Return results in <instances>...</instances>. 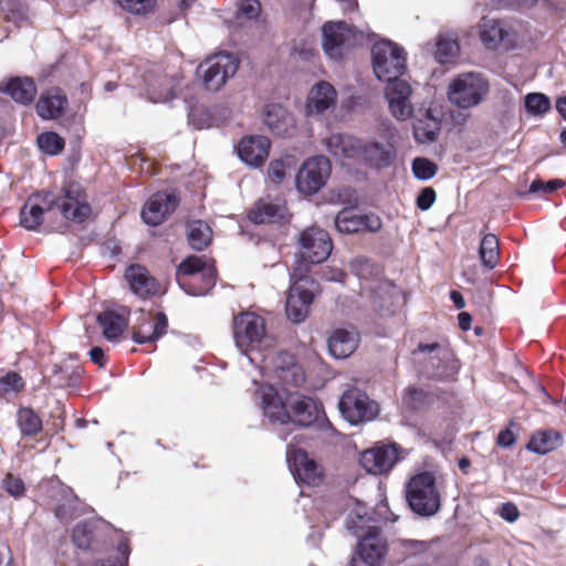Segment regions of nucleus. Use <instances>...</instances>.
Segmentation results:
<instances>
[{
    "mask_svg": "<svg viewBox=\"0 0 566 566\" xmlns=\"http://www.w3.org/2000/svg\"><path fill=\"white\" fill-rule=\"evenodd\" d=\"M342 416L352 424L370 421L378 415V405L357 388L345 391L338 403Z\"/></svg>",
    "mask_w": 566,
    "mask_h": 566,
    "instance_id": "nucleus-10",
    "label": "nucleus"
},
{
    "mask_svg": "<svg viewBox=\"0 0 566 566\" xmlns=\"http://www.w3.org/2000/svg\"><path fill=\"white\" fill-rule=\"evenodd\" d=\"M359 335L354 328H337L328 337L327 346L336 359L349 357L357 348Z\"/></svg>",
    "mask_w": 566,
    "mask_h": 566,
    "instance_id": "nucleus-30",
    "label": "nucleus"
},
{
    "mask_svg": "<svg viewBox=\"0 0 566 566\" xmlns=\"http://www.w3.org/2000/svg\"><path fill=\"white\" fill-rule=\"evenodd\" d=\"M270 140L264 136H249L241 139L238 145V155L242 161L251 167H259L268 158Z\"/></svg>",
    "mask_w": 566,
    "mask_h": 566,
    "instance_id": "nucleus-29",
    "label": "nucleus"
},
{
    "mask_svg": "<svg viewBox=\"0 0 566 566\" xmlns=\"http://www.w3.org/2000/svg\"><path fill=\"white\" fill-rule=\"evenodd\" d=\"M438 170V166L424 157L415 158L412 161V172L419 180L431 179Z\"/></svg>",
    "mask_w": 566,
    "mask_h": 566,
    "instance_id": "nucleus-49",
    "label": "nucleus"
},
{
    "mask_svg": "<svg viewBox=\"0 0 566 566\" xmlns=\"http://www.w3.org/2000/svg\"><path fill=\"white\" fill-rule=\"evenodd\" d=\"M249 361L259 365L264 375L276 378L283 385L300 387L305 381L303 367L286 352L274 353L272 348L259 357H249Z\"/></svg>",
    "mask_w": 566,
    "mask_h": 566,
    "instance_id": "nucleus-4",
    "label": "nucleus"
},
{
    "mask_svg": "<svg viewBox=\"0 0 566 566\" xmlns=\"http://www.w3.org/2000/svg\"><path fill=\"white\" fill-rule=\"evenodd\" d=\"M480 39L482 43L493 51H510L516 45L514 29L502 20L483 18L480 23Z\"/></svg>",
    "mask_w": 566,
    "mask_h": 566,
    "instance_id": "nucleus-16",
    "label": "nucleus"
},
{
    "mask_svg": "<svg viewBox=\"0 0 566 566\" xmlns=\"http://www.w3.org/2000/svg\"><path fill=\"white\" fill-rule=\"evenodd\" d=\"M39 148L48 155H56L62 151L64 140L56 133L46 132L38 136L36 139Z\"/></svg>",
    "mask_w": 566,
    "mask_h": 566,
    "instance_id": "nucleus-46",
    "label": "nucleus"
},
{
    "mask_svg": "<svg viewBox=\"0 0 566 566\" xmlns=\"http://www.w3.org/2000/svg\"><path fill=\"white\" fill-rule=\"evenodd\" d=\"M361 214L354 209H343L335 218V227L342 233L361 231Z\"/></svg>",
    "mask_w": 566,
    "mask_h": 566,
    "instance_id": "nucleus-44",
    "label": "nucleus"
},
{
    "mask_svg": "<svg viewBox=\"0 0 566 566\" xmlns=\"http://www.w3.org/2000/svg\"><path fill=\"white\" fill-rule=\"evenodd\" d=\"M286 461L295 480L298 482L312 486L322 483L324 478L322 468L313 459H310L308 454L303 449L289 444Z\"/></svg>",
    "mask_w": 566,
    "mask_h": 566,
    "instance_id": "nucleus-19",
    "label": "nucleus"
},
{
    "mask_svg": "<svg viewBox=\"0 0 566 566\" xmlns=\"http://www.w3.org/2000/svg\"><path fill=\"white\" fill-rule=\"evenodd\" d=\"M298 258L293 277L302 280L310 271L311 264L325 261L332 252V240L328 233L319 228L311 227L301 232L298 238Z\"/></svg>",
    "mask_w": 566,
    "mask_h": 566,
    "instance_id": "nucleus-3",
    "label": "nucleus"
},
{
    "mask_svg": "<svg viewBox=\"0 0 566 566\" xmlns=\"http://www.w3.org/2000/svg\"><path fill=\"white\" fill-rule=\"evenodd\" d=\"M501 516L509 522H514L518 517V510L511 503L503 504Z\"/></svg>",
    "mask_w": 566,
    "mask_h": 566,
    "instance_id": "nucleus-58",
    "label": "nucleus"
},
{
    "mask_svg": "<svg viewBox=\"0 0 566 566\" xmlns=\"http://www.w3.org/2000/svg\"><path fill=\"white\" fill-rule=\"evenodd\" d=\"M255 399L263 415L272 422H293L303 427L327 423L321 406L312 398L298 394L283 397L272 385H261L255 390Z\"/></svg>",
    "mask_w": 566,
    "mask_h": 566,
    "instance_id": "nucleus-1",
    "label": "nucleus"
},
{
    "mask_svg": "<svg viewBox=\"0 0 566 566\" xmlns=\"http://www.w3.org/2000/svg\"><path fill=\"white\" fill-rule=\"evenodd\" d=\"M238 66V59L230 53H219L207 59L200 65L206 88L213 92L220 90L235 74Z\"/></svg>",
    "mask_w": 566,
    "mask_h": 566,
    "instance_id": "nucleus-13",
    "label": "nucleus"
},
{
    "mask_svg": "<svg viewBox=\"0 0 566 566\" xmlns=\"http://www.w3.org/2000/svg\"><path fill=\"white\" fill-rule=\"evenodd\" d=\"M515 443V436L514 433L506 429V430H502L499 436H497V444L501 446V447H511Z\"/></svg>",
    "mask_w": 566,
    "mask_h": 566,
    "instance_id": "nucleus-59",
    "label": "nucleus"
},
{
    "mask_svg": "<svg viewBox=\"0 0 566 566\" xmlns=\"http://www.w3.org/2000/svg\"><path fill=\"white\" fill-rule=\"evenodd\" d=\"M293 164L294 161L290 156L272 160L268 169L269 179L274 184H280L285 178L286 171L292 168Z\"/></svg>",
    "mask_w": 566,
    "mask_h": 566,
    "instance_id": "nucleus-47",
    "label": "nucleus"
},
{
    "mask_svg": "<svg viewBox=\"0 0 566 566\" xmlns=\"http://www.w3.org/2000/svg\"><path fill=\"white\" fill-rule=\"evenodd\" d=\"M399 298V291L396 287H381L373 296L374 308L382 316L394 312L396 301Z\"/></svg>",
    "mask_w": 566,
    "mask_h": 566,
    "instance_id": "nucleus-43",
    "label": "nucleus"
},
{
    "mask_svg": "<svg viewBox=\"0 0 566 566\" xmlns=\"http://www.w3.org/2000/svg\"><path fill=\"white\" fill-rule=\"evenodd\" d=\"M18 424L25 436H35L42 430V421L31 408H21L18 411Z\"/></svg>",
    "mask_w": 566,
    "mask_h": 566,
    "instance_id": "nucleus-45",
    "label": "nucleus"
},
{
    "mask_svg": "<svg viewBox=\"0 0 566 566\" xmlns=\"http://www.w3.org/2000/svg\"><path fill=\"white\" fill-rule=\"evenodd\" d=\"M57 208L62 216L75 222H83L92 212L87 196L77 182H67L63 186L61 196L55 197Z\"/></svg>",
    "mask_w": 566,
    "mask_h": 566,
    "instance_id": "nucleus-12",
    "label": "nucleus"
},
{
    "mask_svg": "<svg viewBox=\"0 0 566 566\" xmlns=\"http://www.w3.org/2000/svg\"><path fill=\"white\" fill-rule=\"evenodd\" d=\"M2 484L4 490L14 497L21 496L24 493V484L22 480L12 474H7Z\"/></svg>",
    "mask_w": 566,
    "mask_h": 566,
    "instance_id": "nucleus-54",
    "label": "nucleus"
},
{
    "mask_svg": "<svg viewBox=\"0 0 566 566\" xmlns=\"http://www.w3.org/2000/svg\"><path fill=\"white\" fill-rule=\"evenodd\" d=\"M118 3L132 14L144 15L155 10L157 0H118Z\"/></svg>",
    "mask_w": 566,
    "mask_h": 566,
    "instance_id": "nucleus-50",
    "label": "nucleus"
},
{
    "mask_svg": "<svg viewBox=\"0 0 566 566\" xmlns=\"http://www.w3.org/2000/svg\"><path fill=\"white\" fill-rule=\"evenodd\" d=\"M436 201V191L431 187H427L421 190L417 198V207L420 210H428L432 207Z\"/></svg>",
    "mask_w": 566,
    "mask_h": 566,
    "instance_id": "nucleus-55",
    "label": "nucleus"
},
{
    "mask_svg": "<svg viewBox=\"0 0 566 566\" xmlns=\"http://www.w3.org/2000/svg\"><path fill=\"white\" fill-rule=\"evenodd\" d=\"M0 91L8 93L17 103L27 105L33 102L36 86L30 77H14L1 83Z\"/></svg>",
    "mask_w": 566,
    "mask_h": 566,
    "instance_id": "nucleus-34",
    "label": "nucleus"
},
{
    "mask_svg": "<svg viewBox=\"0 0 566 566\" xmlns=\"http://www.w3.org/2000/svg\"><path fill=\"white\" fill-rule=\"evenodd\" d=\"M366 514H367L366 507L358 505L356 509V516H357L358 522H355L354 520L349 518L346 523L347 528L349 531H352L357 536H360L359 531L364 530V527H365Z\"/></svg>",
    "mask_w": 566,
    "mask_h": 566,
    "instance_id": "nucleus-56",
    "label": "nucleus"
},
{
    "mask_svg": "<svg viewBox=\"0 0 566 566\" xmlns=\"http://www.w3.org/2000/svg\"><path fill=\"white\" fill-rule=\"evenodd\" d=\"M458 319H459V326L461 327V329H463V331L470 329L472 318L469 313H467V312L460 313L458 316Z\"/></svg>",
    "mask_w": 566,
    "mask_h": 566,
    "instance_id": "nucleus-63",
    "label": "nucleus"
},
{
    "mask_svg": "<svg viewBox=\"0 0 566 566\" xmlns=\"http://www.w3.org/2000/svg\"><path fill=\"white\" fill-rule=\"evenodd\" d=\"M337 92L335 87L326 81H319L314 84L306 99V114L308 116L321 115L336 106Z\"/></svg>",
    "mask_w": 566,
    "mask_h": 566,
    "instance_id": "nucleus-26",
    "label": "nucleus"
},
{
    "mask_svg": "<svg viewBox=\"0 0 566 566\" xmlns=\"http://www.w3.org/2000/svg\"><path fill=\"white\" fill-rule=\"evenodd\" d=\"M439 130L440 120L429 109L421 117H418L413 124V136L421 144L433 142Z\"/></svg>",
    "mask_w": 566,
    "mask_h": 566,
    "instance_id": "nucleus-36",
    "label": "nucleus"
},
{
    "mask_svg": "<svg viewBox=\"0 0 566 566\" xmlns=\"http://www.w3.org/2000/svg\"><path fill=\"white\" fill-rule=\"evenodd\" d=\"M264 123L273 134L281 137H290L296 130L294 116L280 104H269L265 107Z\"/></svg>",
    "mask_w": 566,
    "mask_h": 566,
    "instance_id": "nucleus-28",
    "label": "nucleus"
},
{
    "mask_svg": "<svg viewBox=\"0 0 566 566\" xmlns=\"http://www.w3.org/2000/svg\"><path fill=\"white\" fill-rule=\"evenodd\" d=\"M433 48L434 59L442 64L452 62L460 52L458 40L451 34H440Z\"/></svg>",
    "mask_w": 566,
    "mask_h": 566,
    "instance_id": "nucleus-40",
    "label": "nucleus"
},
{
    "mask_svg": "<svg viewBox=\"0 0 566 566\" xmlns=\"http://www.w3.org/2000/svg\"><path fill=\"white\" fill-rule=\"evenodd\" d=\"M361 467L370 474L387 473L398 461L395 444H376L360 454Z\"/></svg>",
    "mask_w": 566,
    "mask_h": 566,
    "instance_id": "nucleus-21",
    "label": "nucleus"
},
{
    "mask_svg": "<svg viewBox=\"0 0 566 566\" xmlns=\"http://www.w3.org/2000/svg\"><path fill=\"white\" fill-rule=\"evenodd\" d=\"M356 547V557L352 560V566H359L363 563L365 566H380L387 555L388 545L376 527H368Z\"/></svg>",
    "mask_w": 566,
    "mask_h": 566,
    "instance_id": "nucleus-15",
    "label": "nucleus"
},
{
    "mask_svg": "<svg viewBox=\"0 0 566 566\" xmlns=\"http://www.w3.org/2000/svg\"><path fill=\"white\" fill-rule=\"evenodd\" d=\"M386 98L391 114L400 120H406L412 115V105L410 103L411 86L405 80L392 77L387 80Z\"/></svg>",
    "mask_w": 566,
    "mask_h": 566,
    "instance_id": "nucleus-20",
    "label": "nucleus"
},
{
    "mask_svg": "<svg viewBox=\"0 0 566 566\" xmlns=\"http://www.w3.org/2000/svg\"><path fill=\"white\" fill-rule=\"evenodd\" d=\"M24 386L21 376L14 371H10L0 377V396L15 395Z\"/></svg>",
    "mask_w": 566,
    "mask_h": 566,
    "instance_id": "nucleus-51",
    "label": "nucleus"
},
{
    "mask_svg": "<svg viewBox=\"0 0 566 566\" xmlns=\"http://www.w3.org/2000/svg\"><path fill=\"white\" fill-rule=\"evenodd\" d=\"M292 285L289 290L285 311L289 319L295 324L306 319L310 313V306L314 300V292L311 289L314 285L305 275L302 280L293 277L291 274Z\"/></svg>",
    "mask_w": 566,
    "mask_h": 566,
    "instance_id": "nucleus-11",
    "label": "nucleus"
},
{
    "mask_svg": "<svg viewBox=\"0 0 566 566\" xmlns=\"http://www.w3.org/2000/svg\"><path fill=\"white\" fill-rule=\"evenodd\" d=\"M560 441L562 436L556 431H539L533 434L527 443V449L538 454H546L555 450L560 444Z\"/></svg>",
    "mask_w": 566,
    "mask_h": 566,
    "instance_id": "nucleus-39",
    "label": "nucleus"
},
{
    "mask_svg": "<svg viewBox=\"0 0 566 566\" xmlns=\"http://www.w3.org/2000/svg\"><path fill=\"white\" fill-rule=\"evenodd\" d=\"M125 277L136 295L147 297L157 293L156 281L147 269L139 264L130 265L126 270Z\"/></svg>",
    "mask_w": 566,
    "mask_h": 566,
    "instance_id": "nucleus-32",
    "label": "nucleus"
},
{
    "mask_svg": "<svg viewBox=\"0 0 566 566\" xmlns=\"http://www.w3.org/2000/svg\"><path fill=\"white\" fill-rule=\"evenodd\" d=\"M361 231L376 232L381 228V219L374 213L361 214Z\"/></svg>",
    "mask_w": 566,
    "mask_h": 566,
    "instance_id": "nucleus-57",
    "label": "nucleus"
},
{
    "mask_svg": "<svg viewBox=\"0 0 566 566\" xmlns=\"http://www.w3.org/2000/svg\"><path fill=\"white\" fill-rule=\"evenodd\" d=\"M413 355L424 364V373L431 378L453 379L460 367L453 352L444 344H419Z\"/></svg>",
    "mask_w": 566,
    "mask_h": 566,
    "instance_id": "nucleus-6",
    "label": "nucleus"
},
{
    "mask_svg": "<svg viewBox=\"0 0 566 566\" xmlns=\"http://www.w3.org/2000/svg\"><path fill=\"white\" fill-rule=\"evenodd\" d=\"M525 108L533 115H541L551 108V102L542 93H530L525 96Z\"/></svg>",
    "mask_w": 566,
    "mask_h": 566,
    "instance_id": "nucleus-48",
    "label": "nucleus"
},
{
    "mask_svg": "<svg viewBox=\"0 0 566 566\" xmlns=\"http://www.w3.org/2000/svg\"><path fill=\"white\" fill-rule=\"evenodd\" d=\"M178 203L179 199L175 193L157 192L146 202L142 218L147 224L158 226L175 211Z\"/></svg>",
    "mask_w": 566,
    "mask_h": 566,
    "instance_id": "nucleus-25",
    "label": "nucleus"
},
{
    "mask_svg": "<svg viewBox=\"0 0 566 566\" xmlns=\"http://www.w3.org/2000/svg\"><path fill=\"white\" fill-rule=\"evenodd\" d=\"M144 83L140 95L153 103H164L175 96L176 85L172 77L150 72L146 74Z\"/></svg>",
    "mask_w": 566,
    "mask_h": 566,
    "instance_id": "nucleus-27",
    "label": "nucleus"
},
{
    "mask_svg": "<svg viewBox=\"0 0 566 566\" xmlns=\"http://www.w3.org/2000/svg\"><path fill=\"white\" fill-rule=\"evenodd\" d=\"M111 531V525L103 520L80 523L73 530L72 541L81 549L98 552L107 546Z\"/></svg>",
    "mask_w": 566,
    "mask_h": 566,
    "instance_id": "nucleus-18",
    "label": "nucleus"
},
{
    "mask_svg": "<svg viewBox=\"0 0 566 566\" xmlns=\"http://www.w3.org/2000/svg\"><path fill=\"white\" fill-rule=\"evenodd\" d=\"M261 12V3L258 0H243L238 9V14L241 18L254 19Z\"/></svg>",
    "mask_w": 566,
    "mask_h": 566,
    "instance_id": "nucleus-52",
    "label": "nucleus"
},
{
    "mask_svg": "<svg viewBox=\"0 0 566 566\" xmlns=\"http://www.w3.org/2000/svg\"><path fill=\"white\" fill-rule=\"evenodd\" d=\"M423 397V391L415 388H410L406 392L405 400L411 407H416V402L420 401Z\"/></svg>",
    "mask_w": 566,
    "mask_h": 566,
    "instance_id": "nucleus-60",
    "label": "nucleus"
},
{
    "mask_svg": "<svg viewBox=\"0 0 566 566\" xmlns=\"http://www.w3.org/2000/svg\"><path fill=\"white\" fill-rule=\"evenodd\" d=\"M565 185V182L562 179H553L549 181H541V180H534L530 186L531 192H539L543 191L545 193H552L556 191L557 189L562 188Z\"/></svg>",
    "mask_w": 566,
    "mask_h": 566,
    "instance_id": "nucleus-53",
    "label": "nucleus"
},
{
    "mask_svg": "<svg viewBox=\"0 0 566 566\" xmlns=\"http://www.w3.org/2000/svg\"><path fill=\"white\" fill-rule=\"evenodd\" d=\"M97 322L103 329V335L108 340L117 339L124 332L127 319L113 311H106L97 316Z\"/></svg>",
    "mask_w": 566,
    "mask_h": 566,
    "instance_id": "nucleus-37",
    "label": "nucleus"
},
{
    "mask_svg": "<svg viewBox=\"0 0 566 566\" xmlns=\"http://www.w3.org/2000/svg\"><path fill=\"white\" fill-rule=\"evenodd\" d=\"M488 93V81L481 74L474 72L458 75L448 87L449 101L463 109L479 105Z\"/></svg>",
    "mask_w": 566,
    "mask_h": 566,
    "instance_id": "nucleus-8",
    "label": "nucleus"
},
{
    "mask_svg": "<svg viewBox=\"0 0 566 566\" xmlns=\"http://www.w3.org/2000/svg\"><path fill=\"white\" fill-rule=\"evenodd\" d=\"M373 67L378 80L398 77L406 66V56L401 48L391 41H379L371 50Z\"/></svg>",
    "mask_w": 566,
    "mask_h": 566,
    "instance_id": "nucleus-9",
    "label": "nucleus"
},
{
    "mask_svg": "<svg viewBox=\"0 0 566 566\" xmlns=\"http://www.w3.org/2000/svg\"><path fill=\"white\" fill-rule=\"evenodd\" d=\"M407 501L410 509L420 516H433L441 505L440 492L434 476L429 472L419 473L407 485Z\"/></svg>",
    "mask_w": 566,
    "mask_h": 566,
    "instance_id": "nucleus-7",
    "label": "nucleus"
},
{
    "mask_svg": "<svg viewBox=\"0 0 566 566\" xmlns=\"http://www.w3.org/2000/svg\"><path fill=\"white\" fill-rule=\"evenodd\" d=\"M479 254L482 264L492 270L497 265L500 258L499 239L493 233H486L482 237Z\"/></svg>",
    "mask_w": 566,
    "mask_h": 566,
    "instance_id": "nucleus-42",
    "label": "nucleus"
},
{
    "mask_svg": "<svg viewBox=\"0 0 566 566\" xmlns=\"http://www.w3.org/2000/svg\"><path fill=\"white\" fill-rule=\"evenodd\" d=\"M176 280L187 294L206 295L216 284V269L202 258L192 255L179 264Z\"/></svg>",
    "mask_w": 566,
    "mask_h": 566,
    "instance_id": "nucleus-5",
    "label": "nucleus"
},
{
    "mask_svg": "<svg viewBox=\"0 0 566 566\" xmlns=\"http://www.w3.org/2000/svg\"><path fill=\"white\" fill-rule=\"evenodd\" d=\"M55 196L51 192L29 198L20 212L22 227L28 230H36L43 221L44 212L55 208Z\"/></svg>",
    "mask_w": 566,
    "mask_h": 566,
    "instance_id": "nucleus-24",
    "label": "nucleus"
},
{
    "mask_svg": "<svg viewBox=\"0 0 566 566\" xmlns=\"http://www.w3.org/2000/svg\"><path fill=\"white\" fill-rule=\"evenodd\" d=\"M67 98L60 88L53 87L43 92L36 103V113L43 119H55L62 116Z\"/></svg>",
    "mask_w": 566,
    "mask_h": 566,
    "instance_id": "nucleus-31",
    "label": "nucleus"
},
{
    "mask_svg": "<svg viewBox=\"0 0 566 566\" xmlns=\"http://www.w3.org/2000/svg\"><path fill=\"white\" fill-rule=\"evenodd\" d=\"M286 201L281 196L261 198L250 210L249 219L256 224L279 222L287 218Z\"/></svg>",
    "mask_w": 566,
    "mask_h": 566,
    "instance_id": "nucleus-23",
    "label": "nucleus"
},
{
    "mask_svg": "<svg viewBox=\"0 0 566 566\" xmlns=\"http://www.w3.org/2000/svg\"><path fill=\"white\" fill-rule=\"evenodd\" d=\"M323 49L335 61L340 60L355 42V33L346 22L331 21L323 25Z\"/></svg>",
    "mask_w": 566,
    "mask_h": 566,
    "instance_id": "nucleus-17",
    "label": "nucleus"
},
{
    "mask_svg": "<svg viewBox=\"0 0 566 566\" xmlns=\"http://www.w3.org/2000/svg\"><path fill=\"white\" fill-rule=\"evenodd\" d=\"M92 361L103 366L104 365V352L99 347H94L90 350Z\"/></svg>",
    "mask_w": 566,
    "mask_h": 566,
    "instance_id": "nucleus-62",
    "label": "nucleus"
},
{
    "mask_svg": "<svg viewBox=\"0 0 566 566\" xmlns=\"http://www.w3.org/2000/svg\"><path fill=\"white\" fill-rule=\"evenodd\" d=\"M344 272L339 269H331L323 273V277L326 281L342 282L344 279Z\"/></svg>",
    "mask_w": 566,
    "mask_h": 566,
    "instance_id": "nucleus-61",
    "label": "nucleus"
},
{
    "mask_svg": "<svg viewBox=\"0 0 566 566\" xmlns=\"http://www.w3.org/2000/svg\"><path fill=\"white\" fill-rule=\"evenodd\" d=\"M327 150L335 158H352L360 153L361 145L358 139L344 134H332L325 139Z\"/></svg>",
    "mask_w": 566,
    "mask_h": 566,
    "instance_id": "nucleus-33",
    "label": "nucleus"
},
{
    "mask_svg": "<svg viewBox=\"0 0 566 566\" xmlns=\"http://www.w3.org/2000/svg\"><path fill=\"white\" fill-rule=\"evenodd\" d=\"M331 175L329 160L324 156L307 159L296 175V188L304 195H314L326 184Z\"/></svg>",
    "mask_w": 566,
    "mask_h": 566,
    "instance_id": "nucleus-14",
    "label": "nucleus"
},
{
    "mask_svg": "<svg viewBox=\"0 0 566 566\" xmlns=\"http://www.w3.org/2000/svg\"><path fill=\"white\" fill-rule=\"evenodd\" d=\"M556 109L558 111V113L560 114V116L566 119V96L565 97H559L557 101H556Z\"/></svg>",
    "mask_w": 566,
    "mask_h": 566,
    "instance_id": "nucleus-64",
    "label": "nucleus"
},
{
    "mask_svg": "<svg viewBox=\"0 0 566 566\" xmlns=\"http://www.w3.org/2000/svg\"><path fill=\"white\" fill-rule=\"evenodd\" d=\"M168 321L165 314L140 312L133 326V340L137 344L156 342L167 331Z\"/></svg>",
    "mask_w": 566,
    "mask_h": 566,
    "instance_id": "nucleus-22",
    "label": "nucleus"
},
{
    "mask_svg": "<svg viewBox=\"0 0 566 566\" xmlns=\"http://www.w3.org/2000/svg\"><path fill=\"white\" fill-rule=\"evenodd\" d=\"M233 337L237 347L248 358L259 357L275 346V338L266 332L264 318L253 312L234 317Z\"/></svg>",
    "mask_w": 566,
    "mask_h": 566,
    "instance_id": "nucleus-2",
    "label": "nucleus"
},
{
    "mask_svg": "<svg viewBox=\"0 0 566 566\" xmlns=\"http://www.w3.org/2000/svg\"><path fill=\"white\" fill-rule=\"evenodd\" d=\"M61 499L55 507V515L64 522L73 520L81 513L80 500L69 488L61 489Z\"/></svg>",
    "mask_w": 566,
    "mask_h": 566,
    "instance_id": "nucleus-38",
    "label": "nucleus"
},
{
    "mask_svg": "<svg viewBox=\"0 0 566 566\" xmlns=\"http://www.w3.org/2000/svg\"><path fill=\"white\" fill-rule=\"evenodd\" d=\"M187 229L188 241L195 250H203L211 242L212 230L205 221H191L188 223Z\"/></svg>",
    "mask_w": 566,
    "mask_h": 566,
    "instance_id": "nucleus-41",
    "label": "nucleus"
},
{
    "mask_svg": "<svg viewBox=\"0 0 566 566\" xmlns=\"http://www.w3.org/2000/svg\"><path fill=\"white\" fill-rule=\"evenodd\" d=\"M364 159L376 167H387L395 158L394 145L386 143H369L360 149Z\"/></svg>",
    "mask_w": 566,
    "mask_h": 566,
    "instance_id": "nucleus-35",
    "label": "nucleus"
}]
</instances>
